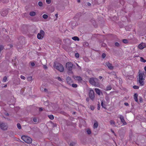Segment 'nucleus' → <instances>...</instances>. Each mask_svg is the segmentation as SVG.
Returning <instances> with one entry per match:
<instances>
[{
    "label": "nucleus",
    "instance_id": "ddd939ff",
    "mask_svg": "<svg viewBox=\"0 0 146 146\" xmlns=\"http://www.w3.org/2000/svg\"><path fill=\"white\" fill-rule=\"evenodd\" d=\"M19 43L21 45L24 44L25 42V39L24 37H21L19 39Z\"/></svg>",
    "mask_w": 146,
    "mask_h": 146
},
{
    "label": "nucleus",
    "instance_id": "3c124183",
    "mask_svg": "<svg viewBox=\"0 0 146 146\" xmlns=\"http://www.w3.org/2000/svg\"><path fill=\"white\" fill-rule=\"evenodd\" d=\"M43 110V109L42 108H39V111H42Z\"/></svg>",
    "mask_w": 146,
    "mask_h": 146
},
{
    "label": "nucleus",
    "instance_id": "49530a36",
    "mask_svg": "<svg viewBox=\"0 0 146 146\" xmlns=\"http://www.w3.org/2000/svg\"><path fill=\"white\" fill-rule=\"evenodd\" d=\"M33 121L34 122H36L37 121V119L36 118H34L33 119Z\"/></svg>",
    "mask_w": 146,
    "mask_h": 146
},
{
    "label": "nucleus",
    "instance_id": "bf43d9fd",
    "mask_svg": "<svg viewBox=\"0 0 146 146\" xmlns=\"http://www.w3.org/2000/svg\"><path fill=\"white\" fill-rule=\"evenodd\" d=\"M106 100H109V98L108 97H107L106 98Z\"/></svg>",
    "mask_w": 146,
    "mask_h": 146
},
{
    "label": "nucleus",
    "instance_id": "13d9d810",
    "mask_svg": "<svg viewBox=\"0 0 146 146\" xmlns=\"http://www.w3.org/2000/svg\"><path fill=\"white\" fill-rule=\"evenodd\" d=\"M7 86V84L5 85L3 88H6Z\"/></svg>",
    "mask_w": 146,
    "mask_h": 146
},
{
    "label": "nucleus",
    "instance_id": "09e8293b",
    "mask_svg": "<svg viewBox=\"0 0 146 146\" xmlns=\"http://www.w3.org/2000/svg\"><path fill=\"white\" fill-rule=\"evenodd\" d=\"M31 65L33 66L35 65V64L33 62H32L31 63Z\"/></svg>",
    "mask_w": 146,
    "mask_h": 146
},
{
    "label": "nucleus",
    "instance_id": "412c9836",
    "mask_svg": "<svg viewBox=\"0 0 146 146\" xmlns=\"http://www.w3.org/2000/svg\"><path fill=\"white\" fill-rule=\"evenodd\" d=\"M75 78H76V79L79 81H81L82 80V78L80 76L76 77L75 78H74L75 79Z\"/></svg>",
    "mask_w": 146,
    "mask_h": 146
},
{
    "label": "nucleus",
    "instance_id": "6ab92c4d",
    "mask_svg": "<svg viewBox=\"0 0 146 146\" xmlns=\"http://www.w3.org/2000/svg\"><path fill=\"white\" fill-rule=\"evenodd\" d=\"M95 90L97 94L99 95H100V90L99 89L97 88H95Z\"/></svg>",
    "mask_w": 146,
    "mask_h": 146
},
{
    "label": "nucleus",
    "instance_id": "052dcab7",
    "mask_svg": "<svg viewBox=\"0 0 146 146\" xmlns=\"http://www.w3.org/2000/svg\"><path fill=\"white\" fill-rule=\"evenodd\" d=\"M5 114L6 115H7L8 116H9V114L8 113H6Z\"/></svg>",
    "mask_w": 146,
    "mask_h": 146
},
{
    "label": "nucleus",
    "instance_id": "4468645a",
    "mask_svg": "<svg viewBox=\"0 0 146 146\" xmlns=\"http://www.w3.org/2000/svg\"><path fill=\"white\" fill-rule=\"evenodd\" d=\"M66 80L68 84H69L70 85L71 83L72 82L71 78L70 77L68 76L67 77Z\"/></svg>",
    "mask_w": 146,
    "mask_h": 146
},
{
    "label": "nucleus",
    "instance_id": "20e7f679",
    "mask_svg": "<svg viewBox=\"0 0 146 146\" xmlns=\"http://www.w3.org/2000/svg\"><path fill=\"white\" fill-rule=\"evenodd\" d=\"M145 75L143 73H140L139 74V77L138 79H139L138 80L141 86H143L144 85L143 81L144 80V79L143 78V77Z\"/></svg>",
    "mask_w": 146,
    "mask_h": 146
},
{
    "label": "nucleus",
    "instance_id": "603ef678",
    "mask_svg": "<svg viewBox=\"0 0 146 146\" xmlns=\"http://www.w3.org/2000/svg\"><path fill=\"white\" fill-rule=\"evenodd\" d=\"M124 104L126 106H128L129 105L128 103L127 102L125 103Z\"/></svg>",
    "mask_w": 146,
    "mask_h": 146
},
{
    "label": "nucleus",
    "instance_id": "b1692460",
    "mask_svg": "<svg viewBox=\"0 0 146 146\" xmlns=\"http://www.w3.org/2000/svg\"><path fill=\"white\" fill-rule=\"evenodd\" d=\"M7 77L6 76H5L3 79L2 81L4 82H5L7 80Z\"/></svg>",
    "mask_w": 146,
    "mask_h": 146
},
{
    "label": "nucleus",
    "instance_id": "a19ab883",
    "mask_svg": "<svg viewBox=\"0 0 146 146\" xmlns=\"http://www.w3.org/2000/svg\"><path fill=\"white\" fill-rule=\"evenodd\" d=\"M46 3L48 4H49L50 3L51 1V0H46Z\"/></svg>",
    "mask_w": 146,
    "mask_h": 146
},
{
    "label": "nucleus",
    "instance_id": "58836bf2",
    "mask_svg": "<svg viewBox=\"0 0 146 146\" xmlns=\"http://www.w3.org/2000/svg\"><path fill=\"white\" fill-rule=\"evenodd\" d=\"M75 144H76L74 142H72L70 143V145L72 146H74L75 145Z\"/></svg>",
    "mask_w": 146,
    "mask_h": 146
},
{
    "label": "nucleus",
    "instance_id": "ea45409f",
    "mask_svg": "<svg viewBox=\"0 0 146 146\" xmlns=\"http://www.w3.org/2000/svg\"><path fill=\"white\" fill-rule=\"evenodd\" d=\"M75 56L76 58H78L79 57V54L78 53H76L75 54Z\"/></svg>",
    "mask_w": 146,
    "mask_h": 146
},
{
    "label": "nucleus",
    "instance_id": "5fc2aeb1",
    "mask_svg": "<svg viewBox=\"0 0 146 146\" xmlns=\"http://www.w3.org/2000/svg\"><path fill=\"white\" fill-rule=\"evenodd\" d=\"M87 4L88 6H90L91 5V3L89 2L87 3Z\"/></svg>",
    "mask_w": 146,
    "mask_h": 146
},
{
    "label": "nucleus",
    "instance_id": "e2e57ef3",
    "mask_svg": "<svg viewBox=\"0 0 146 146\" xmlns=\"http://www.w3.org/2000/svg\"><path fill=\"white\" fill-rule=\"evenodd\" d=\"M10 106H11V107L12 108H13V104H11V105H10Z\"/></svg>",
    "mask_w": 146,
    "mask_h": 146
},
{
    "label": "nucleus",
    "instance_id": "37998d69",
    "mask_svg": "<svg viewBox=\"0 0 146 146\" xmlns=\"http://www.w3.org/2000/svg\"><path fill=\"white\" fill-rule=\"evenodd\" d=\"M20 78L22 79H23L25 80V77L23 75H21L20 76Z\"/></svg>",
    "mask_w": 146,
    "mask_h": 146
},
{
    "label": "nucleus",
    "instance_id": "5701e85b",
    "mask_svg": "<svg viewBox=\"0 0 146 146\" xmlns=\"http://www.w3.org/2000/svg\"><path fill=\"white\" fill-rule=\"evenodd\" d=\"M48 117L51 119L52 120L54 119V117L53 115H48Z\"/></svg>",
    "mask_w": 146,
    "mask_h": 146
},
{
    "label": "nucleus",
    "instance_id": "0eeeda50",
    "mask_svg": "<svg viewBox=\"0 0 146 146\" xmlns=\"http://www.w3.org/2000/svg\"><path fill=\"white\" fill-rule=\"evenodd\" d=\"M44 31L43 30H41L40 33H38L37 34V38L39 39H42L44 36Z\"/></svg>",
    "mask_w": 146,
    "mask_h": 146
},
{
    "label": "nucleus",
    "instance_id": "473e14b6",
    "mask_svg": "<svg viewBox=\"0 0 146 146\" xmlns=\"http://www.w3.org/2000/svg\"><path fill=\"white\" fill-rule=\"evenodd\" d=\"M87 133L88 134L90 135L91 133V131L90 129H88L87 131Z\"/></svg>",
    "mask_w": 146,
    "mask_h": 146
},
{
    "label": "nucleus",
    "instance_id": "338daca9",
    "mask_svg": "<svg viewBox=\"0 0 146 146\" xmlns=\"http://www.w3.org/2000/svg\"><path fill=\"white\" fill-rule=\"evenodd\" d=\"M58 15L57 14H56V15H55V16L56 17H58Z\"/></svg>",
    "mask_w": 146,
    "mask_h": 146
},
{
    "label": "nucleus",
    "instance_id": "cd10ccee",
    "mask_svg": "<svg viewBox=\"0 0 146 146\" xmlns=\"http://www.w3.org/2000/svg\"><path fill=\"white\" fill-rule=\"evenodd\" d=\"M42 17L45 19H47L48 17V16L46 14H44L42 16Z\"/></svg>",
    "mask_w": 146,
    "mask_h": 146
},
{
    "label": "nucleus",
    "instance_id": "bb28decb",
    "mask_svg": "<svg viewBox=\"0 0 146 146\" xmlns=\"http://www.w3.org/2000/svg\"><path fill=\"white\" fill-rule=\"evenodd\" d=\"M17 128L19 129H21V127L20 124L19 123H18L17 124Z\"/></svg>",
    "mask_w": 146,
    "mask_h": 146
},
{
    "label": "nucleus",
    "instance_id": "f704fd0d",
    "mask_svg": "<svg viewBox=\"0 0 146 146\" xmlns=\"http://www.w3.org/2000/svg\"><path fill=\"white\" fill-rule=\"evenodd\" d=\"M28 81H32L33 80L32 79V76H30L29 77H28L27 78Z\"/></svg>",
    "mask_w": 146,
    "mask_h": 146
},
{
    "label": "nucleus",
    "instance_id": "4c0bfd02",
    "mask_svg": "<svg viewBox=\"0 0 146 146\" xmlns=\"http://www.w3.org/2000/svg\"><path fill=\"white\" fill-rule=\"evenodd\" d=\"M110 123L111 124H113L114 125L115 124V122L113 121V120H111L110 121Z\"/></svg>",
    "mask_w": 146,
    "mask_h": 146
},
{
    "label": "nucleus",
    "instance_id": "a211bd4d",
    "mask_svg": "<svg viewBox=\"0 0 146 146\" xmlns=\"http://www.w3.org/2000/svg\"><path fill=\"white\" fill-rule=\"evenodd\" d=\"M72 39L75 41H79L80 40L79 38L78 37L76 36L72 37Z\"/></svg>",
    "mask_w": 146,
    "mask_h": 146
},
{
    "label": "nucleus",
    "instance_id": "c9c22d12",
    "mask_svg": "<svg viewBox=\"0 0 146 146\" xmlns=\"http://www.w3.org/2000/svg\"><path fill=\"white\" fill-rule=\"evenodd\" d=\"M133 88L134 89H137L139 88V87L137 86H133Z\"/></svg>",
    "mask_w": 146,
    "mask_h": 146
},
{
    "label": "nucleus",
    "instance_id": "c756f323",
    "mask_svg": "<svg viewBox=\"0 0 146 146\" xmlns=\"http://www.w3.org/2000/svg\"><path fill=\"white\" fill-rule=\"evenodd\" d=\"M4 47L2 45H0V53H1V51L4 49Z\"/></svg>",
    "mask_w": 146,
    "mask_h": 146
},
{
    "label": "nucleus",
    "instance_id": "e433bc0d",
    "mask_svg": "<svg viewBox=\"0 0 146 146\" xmlns=\"http://www.w3.org/2000/svg\"><path fill=\"white\" fill-rule=\"evenodd\" d=\"M106 56V54L105 53H103L102 54V58H105V57Z\"/></svg>",
    "mask_w": 146,
    "mask_h": 146
},
{
    "label": "nucleus",
    "instance_id": "9d476101",
    "mask_svg": "<svg viewBox=\"0 0 146 146\" xmlns=\"http://www.w3.org/2000/svg\"><path fill=\"white\" fill-rule=\"evenodd\" d=\"M118 117L120 118L121 122L123 123V125H126L127 124V123L125 121L124 119V117L123 115H120Z\"/></svg>",
    "mask_w": 146,
    "mask_h": 146
},
{
    "label": "nucleus",
    "instance_id": "c03bdc74",
    "mask_svg": "<svg viewBox=\"0 0 146 146\" xmlns=\"http://www.w3.org/2000/svg\"><path fill=\"white\" fill-rule=\"evenodd\" d=\"M56 78L58 79V80L60 81H62V79L60 77H58Z\"/></svg>",
    "mask_w": 146,
    "mask_h": 146
},
{
    "label": "nucleus",
    "instance_id": "f03ea898",
    "mask_svg": "<svg viewBox=\"0 0 146 146\" xmlns=\"http://www.w3.org/2000/svg\"><path fill=\"white\" fill-rule=\"evenodd\" d=\"M54 66L56 69L61 72H63L64 70V68L62 65L57 62H54Z\"/></svg>",
    "mask_w": 146,
    "mask_h": 146
},
{
    "label": "nucleus",
    "instance_id": "de8ad7c7",
    "mask_svg": "<svg viewBox=\"0 0 146 146\" xmlns=\"http://www.w3.org/2000/svg\"><path fill=\"white\" fill-rule=\"evenodd\" d=\"M90 108L92 110H94V107L93 106H90Z\"/></svg>",
    "mask_w": 146,
    "mask_h": 146
},
{
    "label": "nucleus",
    "instance_id": "393cba45",
    "mask_svg": "<svg viewBox=\"0 0 146 146\" xmlns=\"http://www.w3.org/2000/svg\"><path fill=\"white\" fill-rule=\"evenodd\" d=\"M122 41L124 43L126 44L128 43V40L126 39H124L122 40Z\"/></svg>",
    "mask_w": 146,
    "mask_h": 146
},
{
    "label": "nucleus",
    "instance_id": "423d86ee",
    "mask_svg": "<svg viewBox=\"0 0 146 146\" xmlns=\"http://www.w3.org/2000/svg\"><path fill=\"white\" fill-rule=\"evenodd\" d=\"M44 31L43 30H41L40 33H38L37 34V38L39 39H42L44 36Z\"/></svg>",
    "mask_w": 146,
    "mask_h": 146
},
{
    "label": "nucleus",
    "instance_id": "8fccbe9b",
    "mask_svg": "<svg viewBox=\"0 0 146 146\" xmlns=\"http://www.w3.org/2000/svg\"><path fill=\"white\" fill-rule=\"evenodd\" d=\"M43 67H44V68L45 69H46L47 68V66L46 65H44L43 66Z\"/></svg>",
    "mask_w": 146,
    "mask_h": 146
},
{
    "label": "nucleus",
    "instance_id": "c85d7f7f",
    "mask_svg": "<svg viewBox=\"0 0 146 146\" xmlns=\"http://www.w3.org/2000/svg\"><path fill=\"white\" fill-rule=\"evenodd\" d=\"M115 45L117 47H119L120 46V44L118 42H116L115 43Z\"/></svg>",
    "mask_w": 146,
    "mask_h": 146
},
{
    "label": "nucleus",
    "instance_id": "39448f33",
    "mask_svg": "<svg viewBox=\"0 0 146 146\" xmlns=\"http://www.w3.org/2000/svg\"><path fill=\"white\" fill-rule=\"evenodd\" d=\"M21 139L26 143H30L32 142V139L29 137L23 136L21 137Z\"/></svg>",
    "mask_w": 146,
    "mask_h": 146
},
{
    "label": "nucleus",
    "instance_id": "0e129e2a",
    "mask_svg": "<svg viewBox=\"0 0 146 146\" xmlns=\"http://www.w3.org/2000/svg\"><path fill=\"white\" fill-rule=\"evenodd\" d=\"M80 0H77V1L78 3H80Z\"/></svg>",
    "mask_w": 146,
    "mask_h": 146
},
{
    "label": "nucleus",
    "instance_id": "f8f14e48",
    "mask_svg": "<svg viewBox=\"0 0 146 146\" xmlns=\"http://www.w3.org/2000/svg\"><path fill=\"white\" fill-rule=\"evenodd\" d=\"M146 46V44L144 43H142L140 44L139 46L138 47L140 49H143Z\"/></svg>",
    "mask_w": 146,
    "mask_h": 146
},
{
    "label": "nucleus",
    "instance_id": "9b49d317",
    "mask_svg": "<svg viewBox=\"0 0 146 146\" xmlns=\"http://www.w3.org/2000/svg\"><path fill=\"white\" fill-rule=\"evenodd\" d=\"M106 65L110 70H112L114 68L113 66H112L111 64L108 62H106Z\"/></svg>",
    "mask_w": 146,
    "mask_h": 146
},
{
    "label": "nucleus",
    "instance_id": "dca6fc26",
    "mask_svg": "<svg viewBox=\"0 0 146 146\" xmlns=\"http://www.w3.org/2000/svg\"><path fill=\"white\" fill-rule=\"evenodd\" d=\"M98 123L97 121H96L93 125V128L94 129L97 128L98 127Z\"/></svg>",
    "mask_w": 146,
    "mask_h": 146
},
{
    "label": "nucleus",
    "instance_id": "a18cd8bd",
    "mask_svg": "<svg viewBox=\"0 0 146 146\" xmlns=\"http://www.w3.org/2000/svg\"><path fill=\"white\" fill-rule=\"evenodd\" d=\"M97 109L98 110H100V104L99 102L98 104Z\"/></svg>",
    "mask_w": 146,
    "mask_h": 146
},
{
    "label": "nucleus",
    "instance_id": "7c9ffc66",
    "mask_svg": "<svg viewBox=\"0 0 146 146\" xmlns=\"http://www.w3.org/2000/svg\"><path fill=\"white\" fill-rule=\"evenodd\" d=\"M38 5L40 7H42L43 5V3L41 1H39L38 3Z\"/></svg>",
    "mask_w": 146,
    "mask_h": 146
},
{
    "label": "nucleus",
    "instance_id": "a878e982",
    "mask_svg": "<svg viewBox=\"0 0 146 146\" xmlns=\"http://www.w3.org/2000/svg\"><path fill=\"white\" fill-rule=\"evenodd\" d=\"M140 60L141 62H146V60H145L142 57H140Z\"/></svg>",
    "mask_w": 146,
    "mask_h": 146
},
{
    "label": "nucleus",
    "instance_id": "4d7b16f0",
    "mask_svg": "<svg viewBox=\"0 0 146 146\" xmlns=\"http://www.w3.org/2000/svg\"><path fill=\"white\" fill-rule=\"evenodd\" d=\"M84 43H85V44L86 46H88V43L87 42H84Z\"/></svg>",
    "mask_w": 146,
    "mask_h": 146
},
{
    "label": "nucleus",
    "instance_id": "680f3d73",
    "mask_svg": "<svg viewBox=\"0 0 146 146\" xmlns=\"http://www.w3.org/2000/svg\"><path fill=\"white\" fill-rule=\"evenodd\" d=\"M102 78V77L101 76H100L99 77V78L100 79H101Z\"/></svg>",
    "mask_w": 146,
    "mask_h": 146
},
{
    "label": "nucleus",
    "instance_id": "2eb2a0df",
    "mask_svg": "<svg viewBox=\"0 0 146 146\" xmlns=\"http://www.w3.org/2000/svg\"><path fill=\"white\" fill-rule=\"evenodd\" d=\"M8 13V11L7 10H5L4 11H3L2 12L1 14L2 16H6L7 14Z\"/></svg>",
    "mask_w": 146,
    "mask_h": 146
},
{
    "label": "nucleus",
    "instance_id": "69168bd1",
    "mask_svg": "<svg viewBox=\"0 0 146 146\" xmlns=\"http://www.w3.org/2000/svg\"><path fill=\"white\" fill-rule=\"evenodd\" d=\"M144 69L145 71L146 72V66L144 67Z\"/></svg>",
    "mask_w": 146,
    "mask_h": 146
},
{
    "label": "nucleus",
    "instance_id": "864d4df0",
    "mask_svg": "<svg viewBox=\"0 0 146 146\" xmlns=\"http://www.w3.org/2000/svg\"><path fill=\"white\" fill-rule=\"evenodd\" d=\"M89 100H90V99L89 98H87L86 99V101H87L88 102L89 101Z\"/></svg>",
    "mask_w": 146,
    "mask_h": 146
},
{
    "label": "nucleus",
    "instance_id": "aec40b11",
    "mask_svg": "<svg viewBox=\"0 0 146 146\" xmlns=\"http://www.w3.org/2000/svg\"><path fill=\"white\" fill-rule=\"evenodd\" d=\"M29 15L31 16H34L36 15V13L34 11H31L30 12Z\"/></svg>",
    "mask_w": 146,
    "mask_h": 146
},
{
    "label": "nucleus",
    "instance_id": "2f4dec72",
    "mask_svg": "<svg viewBox=\"0 0 146 146\" xmlns=\"http://www.w3.org/2000/svg\"><path fill=\"white\" fill-rule=\"evenodd\" d=\"M101 104V106H102V107L103 108H106L105 107L106 106V105H105V104H104L103 102H102Z\"/></svg>",
    "mask_w": 146,
    "mask_h": 146
},
{
    "label": "nucleus",
    "instance_id": "f257e3e1",
    "mask_svg": "<svg viewBox=\"0 0 146 146\" xmlns=\"http://www.w3.org/2000/svg\"><path fill=\"white\" fill-rule=\"evenodd\" d=\"M89 82L95 87H98L100 86L99 80L96 78H90L89 80Z\"/></svg>",
    "mask_w": 146,
    "mask_h": 146
},
{
    "label": "nucleus",
    "instance_id": "774afa93",
    "mask_svg": "<svg viewBox=\"0 0 146 146\" xmlns=\"http://www.w3.org/2000/svg\"><path fill=\"white\" fill-rule=\"evenodd\" d=\"M112 132L113 133H114V134L115 135V133H114V131H113L112 130Z\"/></svg>",
    "mask_w": 146,
    "mask_h": 146
},
{
    "label": "nucleus",
    "instance_id": "72a5a7b5",
    "mask_svg": "<svg viewBox=\"0 0 146 146\" xmlns=\"http://www.w3.org/2000/svg\"><path fill=\"white\" fill-rule=\"evenodd\" d=\"M72 86L74 88H76L77 87V85L75 84H73L72 85Z\"/></svg>",
    "mask_w": 146,
    "mask_h": 146
},
{
    "label": "nucleus",
    "instance_id": "79ce46f5",
    "mask_svg": "<svg viewBox=\"0 0 146 146\" xmlns=\"http://www.w3.org/2000/svg\"><path fill=\"white\" fill-rule=\"evenodd\" d=\"M51 123H52V127H56L57 125V124L56 123H53L52 122H51Z\"/></svg>",
    "mask_w": 146,
    "mask_h": 146
},
{
    "label": "nucleus",
    "instance_id": "6e6552de",
    "mask_svg": "<svg viewBox=\"0 0 146 146\" xmlns=\"http://www.w3.org/2000/svg\"><path fill=\"white\" fill-rule=\"evenodd\" d=\"M89 96L91 100H93L95 97L94 93V91L92 90H90L89 93Z\"/></svg>",
    "mask_w": 146,
    "mask_h": 146
},
{
    "label": "nucleus",
    "instance_id": "1a4fd4ad",
    "mask_svg": "<svg viewBox=\"0 0 146 146\" xmlns=\"http://www.w3.org/2000/svg\"><path fill=\"white\" fill-rule=\"evenodd\" d=\"M0 127L2 129L5 130L7 129V127L5 123H0Z\"/></svg>",
    "mask_w": 146,
    "mask_h": 146
},
{
    "label": "nucleus",
    "instance_id": "f3484780",
    "mask_svg": "<svg viewBox=\"0 0 146 146\" xmlns=\"http://www.w3.org/2000/svg\"><path fill=\"white\" fill-rule=\"evenodd\" d=\"M134 99L135 100V101L136 102H138V99H137V96H138V94L137 93H135L134 94Z\"/></svg>",
    "mask_w": 146,
    "mask_h": 146
},
{
    "label": "nucleus",
    "instance_id": "4be33fe9",
    "mask_svg": "<svg viewBox=\"0 0 146 146\" xmlns=\"http://www.w3.org/2000/svg\"><path fill=\"white\" fill-rule=\"evenodd\" d=\"M111 89V87L110 85H109L108 86L106 87V89L105 90H110Z\"/></svg>",
    "mask_w": 146,
    "mask_h": 146
},
{
    "label": "nucleus",
    "instance_id": "7ed1b4c3",
    "mask_svg": "<svg viewBox=\"0 0 146 146\" xmlns=\"http://www.w3.org/2000/svg\"><path fill=\"white\" fill-rule=\"evenodd\" d=\"M73 66V64L71 62H68L66 64V68L68 70V73L69 74H73V72L72 71V69Z\"/></svg>",
    "mask_w": 146,
    "mask_h": 146
},
{
    "label": "nucleus",
    "instance_id": "6e6d98bb",
    "mask_svg": "<svg viewBox=\"0 0 146 146\" xmlns=\"http://www.w3.org/2000/svg\"><path fill=\"white\" fill-rule=\"evenodd\" d=\"M44 90L45 92H47L48 91L47 90L46 88H44Z\"/></svg>",
    "mask_w": 146,
    "mask_h": 146
}]
</instances>
